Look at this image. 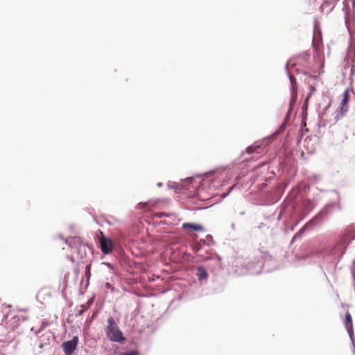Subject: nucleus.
<instances>
[{"label":"nucleus","mask_w":355,"mask_h":355,"mask_svg":"<svg viewBox=\"0 0 355 355\" xmlns=\"http://www.w3.org/2000/svg\"><path fill=\"white\" fill-rule=\"evenodd\" d=\"M107 322V325L105 329V332L107 338L112 342L123 343L125 340V338L114 318L109 317Z\"/></svg>","instance_id":"f257e3e1"},{"label":"nucleus","mask_w":355,"mask_h":355,"mask_svg":"<svg viewBox=\"0 0 355 355\" xmlns=\"http://www.w3.org/2000/svg\"><path fill=\"white\" fill-rule=\"evenodd\" d=\"M315 91V88L313 85H310V92L309 94H308V96H306V99H305V104H306V106L307 105V103H308V101L309 99V98L311 97V96L312 95V94Z\"/></svg>","instance_id":"f8f14e48"},{"label":"nucleus","mask_w":355,"mask_h":355,"mask_svg":"<svg viewBox=\"0 0 355 355\" xmlns=\"http://www.w3.org/2000/svg\"><path fill=\"white\" fill-rule=\"evenodd\" d=\"M311 141V139H309V138H306L304 140V147L307 148V150L309 152H313L315 150V147L313 146H311V148L309 147V143Z\"/></svg>","instance_id":"9d476101"},{"label":"nucleus","mask_w":355,"mask_h":355,"mask_svg":"<svg viewBox=\"0 0 355 355\" xmlns=\"http://www.w3.org/2000/svg\"><path fill=\"white\" fill-rule=\"evenodd\" d=\"M197 275L198 277V279L202 281L203 279H206L207 278V272L205 268L202 266H199L197 268Z\"/></svg>","instance_id":"6e6552de"},{"label":"nucleus","mask_w":355,"mask_h":355,"mask_svg":"<svg viewBox=\"0 0 355 355\" xmlns=\"http://www.w3.org/2000/svg\"><path fill=\"white\" fill-rule=\"evenodd\" d=\"M345 327L347 331L350 334L353 329L352 318L349 312L345 315Z\"/></svg>","instance_id":"423d86ee"},{"label":"nucleus","mask_w":355,"mask_h":355,"mask_svg":"<svg viewBox=\"0 0 355 355\" xmlns=\"http://www.w3.org/2000/svg\"><path fill=\"white\" fill-rule=\"evenodd\" d=\"M182 227L184 229V230H187V229H192L193 230H196V231H202L203 230V227L200 225H196V224H193V223H185L182 225Z\"/></svg>","instance_id":"0eeeda50"},{"label":"nucleus","mask_w":355,"mask_h":355,"mask_svg":"<svg viewBox=\"0 0 355 355\" xmlns=\"http://www.w3.org/2000/svg\"><path fill=\"white\" fill-rule=\"evenodd\" d=\"M66 242L72 250H74L76 258L83 259L86 256V246L80 237L71 238Z\"/></svg>","instance_id":"f03ea898"},{"label":"nucleus","mask_w":355,"mask_h":355,"mask_svg":"<svg viewBox=\"0 0 355 355\" xmlns=\"http://www.w3.org/2000/svg\"><path fill=\"white\" fill-rule=\"evenodd\" d=\"M97 238L101 251L105 254H110L114 249V243L112 239L106 237L102 231H99Z\"/></svg>","instance_id":"7ed1b4c3"},{"label":"nucleus","mask_w":355,"mask_h":355,"mask_svg":"<svg viewBox=\"0 0 355 355\" xmlns=\"http://www.w3.org/2000/svg\"><path fill=\"white\" fill-rule=\"evenodd\" d=\"M311 78H313L315 79V78H316V76H311Z\"/></svg>","instance_id":"a211bd4d"},{"label":"nucleus","mask_w":355,"mask_h":355,"mask_svg":"<svg viewBox=\"0 0 355 355\" xmlns=\"http://www.w3.org/2000/svg\"><path fill=\"white\" fill-rule=\"evenodd\" d=\"M147 205V203H139V205L141 207L146 206Z\"/></svg>","instance_id":"dca6fc26"},{"label":"nucleus","mask_w":355,"mask_h":355,"mask_svg":"<svg viewBox=\"0 0 355 355\" xmlns=\"http://www.w3.org/2000/svg\"><path fill=\"white\" fill-rule=\"evenodd\" d=\"M303 57H304V58L309 57V54L304 53V55H303Z\"/></svg>","instance_id":"f3484780"},{"label":"nucleus","mask_w":355,"mask_h":355,"mask_svg":"<svg viewBox=\"0 0 355 355\" xmlns=\"http://www.w3.org/2000/svg\"><path fill=\"white\" fill-rule=\"evenodd\" d=\"M304 228H302L297 234H295V236H294L293 239H295V238H297L300 234H302V232L304 231Z\"/></svg>","instance_id":"2eb2a0df"},{"label":"nucleus","mask_w":355,"mask_h":355,"mask_svg":"<svg viewBox=\"0 0 355 355\" xmlns=\"http://www.w3.org/2000/svg\"><path fill=\"white\" fill-rule=\"evenodd\" d=\"M258 148L259 146H249L248 148H247L246 151L248 153H252Z\"/></svg>","instance_id":"4468645a"},{"label":"nucleus","mask_w":355,"mask_h":355,"mask_svg":"<svg viewBox=\"0 0 355 355\" xmlns=\"http://www.w3.org/2000/svg\"><path fill=\"white\" fill-rule=\"evenodd\" d=\"M313 45L317 51L320 50V46L322 45V39L320 34H319L318 37L314 36L313 40Z\"/></svg>","instance_id":"1a4fd4ad"},{"label":"nucleus","mask_w":355,"mask_h":355,"mask_svg":"<svg viewBox=\"0 0 355 355\" xmlns=\"http://www.w3.org/2000/svg\"><path fill=\"white\" fill-rule=\"evenodd\" d=\"M121 355H139V353L137 350H132L130 352L122 353Z\"/></svg>","instance_id":"ddd939ff"},{"label":"nucleus","mask_w":355,"mask_h":355,"mask_svg":"<svg viewBox=\"0 0 355 355\" xmlns=\"http://www.w3.org/2000/svg\"><path fill=\"white\" fill-rule=\"evenodd\" d=\"M78 340V336H74L72 340L63 343V349L66 354H71V353L76 349Z\"/></svg>","instance_id":"20e7f679"},{"label":"nucleus","mask_w":355,"mask_h":355,"mask_svg":"<svg viewBox=\"0 0 355 355\" xmlns=\"http://www.w3.org/2000/svg\"><path fill=\"white\" fill-rule=\"evenodd\" d=\"M290 80H291V82L293 92V93H296V90H297L296 80H295V78L293 76H290Z\"/></svg>","instance_id":"9b49d317"},{"label":"nucleus","mask_w":355,"mask_h":355,"mask_svg":"<svg viewBox=\"0 0 355 355\" xmlns=\"http://www.w3.org/2000/svg\"><path fill=\"white\" fill-rule=\"evenodd\" d=\"M349 101V90L346 89L343 94V98L340 103V112L343 114H345L348 110V103Z\"/></svg>","instance_id":"39448f33"}]
</instances>
